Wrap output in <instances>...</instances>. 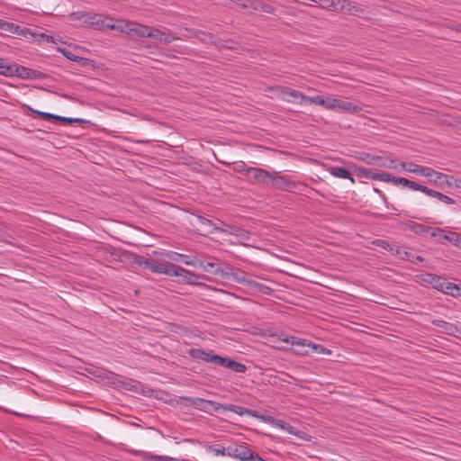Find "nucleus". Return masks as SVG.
I'll return each instance as SVG.
<instances>
[{
    "instance_id": "1",
    "label": "nucleus",
    "mask_w": 461,
    "mask_h": 461,
    "mask_svg": "<svg viewBox=\"0 0 461 461\" xmlns=\"http://www.w3.org/2000/svg\"><path fill=\"white\" fill-rule=\"evenodd\" d=\"M299 184V182L292 180L287 175H283L279 171H272L267 185L281 191L292 192Z\"/></svg>"
},
{
    "instance_id": "2",
    "label": "nucleus",
    "mask_w": 461,
    "mask_h": 461,
    "mask_svg": "<svg viewBox=\"0 0 461 461\" xmlns=\"http://www.w3.org/2000/svg\"><path fill=\"white\" fill-rule=\"evenodd\" d=\"M101 14H91L83 11H77L69 14L68 17L71 21L78 22V26L81 27H91L95 29L96 26L102 25L99 23Z\"/></svg>"
},
{
    "instance_id": "3",
    "label": "nucleus",
    "mask_w": 461,
    "mask_h": 461,
    "mask_svg": "<svg viewBox=\"0 0 461 461\" xmlns=\"http://www.w3.org/2000/svg\"><path fill=\"white\" fill-rule=\"evenodd\" d=\"M328 110L339 111L348 113H357L362 111V107L345 99H336L330 97Z\"/></svg>"
},
{
    "instance_id": "4",
    "label": "nucleus",
    "mask_w": 461,
    "mask_h": 461,
    "mask_svg": "<svg viewBox=\"0 0 461 461\" xmlns=\"http://www.w3.org/2000/svg\"><path fill=\"white\" fill-rule=\"evenodd\" d=\"M247 415L259 419L260 420H262L266 423H268L270 425H273L280 429L286 430L290 434H294V435L295 434V431H294L295 429L294 427H292V426L286 424L285 421L276 419L272 416L262 415V414H259L257 411H253L250 409H249V413H247Z\"/></svg>"
},
{
    "instance_id": "5",
    "label": "nucleus",
    "mask_w": 461,
    "mask_h": 461,
    "mask_svg": "<svg viewBox=\"0 0 461 461\" xmlns=\"http://www.w3.org/2000/svg\"><path fill=\"white\" fill-rule=\"evenodd\" d=\"M276 91L277 98L288 103H294L300 100L301 104L303 101L306 100V95L303 93L289 87L276 86Z\"/></svg>"
},
{
    "instance_id": "6",
    "label": "nucleus",
    "mask_w": 461,
    "mask_h": 461,
    "mask_svg": "<svg viewBox=\"0 0 461 461\" xmlns=\"http://www.w3.org/2000/svg\"><path fill=\"white\" fill-rule=\"evenodd\" d=\"M183 400H185L188 405L203 411H209L211 409L220 411L222 407L221 403L198 397H185Z\"/></svg>"
},
{
    "instance_id": "7",
    "label": "nucleus",
    "mask_w": 461,
    "mask_h": 461,
    "mask_svg": "<svg viewBox=\"0 0 461 461\" xmlns=\"http://www.w3.org/2000/svg\"><path fill=\"white\" fill-rule=\"evenodd\" d=\"M171 276H176L180 277L181 280L188 285H200L201 283L199 282V276L191 272L190 270H187L180 266L174 265V268L172 269Z\"/></svg>"
},
{
    "instance_id": "8",
    "label": "nucleus",
    "mask_w": 461,
    "mask_h": 461,
    "mask_svg": "<svg viewBox=\"0 0 461 461\" xmlns=\"http://www.w3.org/2000/svg\"><path fill=\"white\" fill-rule=\"evenodd\" d=\"M432 286L447 294L458 296L461 294V289L455 284L447 281L445 278L438 276Z\"/></svg>"
},
{
    "instance_id": "9",
    "label": "nucleus",
    "mask_w": 461,
    "mask_h": 461,
    "mask_svg": "<svg viewBox=\"0 0 461 461\" xmlns=\"http://www.w3.org/2000/svg\"><path fill=\"white\" fill-rule=\"evenodd\" d=\"M227 456L240 461H249L252 457V450L245 445L229 447L227 448Z\"/></svg>"
},
{
    "instance_id": "10",
    "label": "nucleus",
    "mask_w": 461,
    "mask_h": 461,
    "mask_svg": "<svg viewBox=\"0 0 461 461\" xmlns=\"http://www.w3.org/2000/svg\"><path fill=\"white\" fill-rule=\"evenodd\" d=\"M143 264L145 267L149 269L151 272L164 274L168 276H171L172 269L174 268V264L158 263L153 259H146Z\"/></svg>"
},
{
    "instance_id": "11",
    "label": "nucleus",
    "mask_w": 461,
    "mask_h": 461,
    "mask_svg": "<svg viewBox=\"0 0 461 461\" xmlns=\"http://www.w3.org/2000/svg\"><path fill=\"white\" fill-rule=\"evenodd\" d=\"M121 32L125 33L133 32L140 37L149 38L151 28L146 25L127 22L124 23V26L122 27Z\"/></svg>"
},
{
    "instance_id": "12",
    "label": "nucleus",
    "mask_w": 461,
    "mask_h": 461,
    "mask_svg": "<svg viewBox=\"0 0 461 461\" xmlns=\"http://www.w3.org/2000/svg\"><path fill=\"white\" fill-rule=\"evenodd\" d=\"M247 176L250 178L251 181L267 185L270 171L260 167H249L247 169Z\"/></svg>"
},
{
    "instance_id": "13",
    "label": "nucleus",
    "mask_w": 461,
    "mask_h": 461,
    "mask_svg": "<svg viewBox=\"0 0 461 461\" xmlns=\"http://www.w3.org/2000/svg\"><path fill=\"white\" fill-rule=\"evenodd\" d=\"M37 74L38 72L33 69L20 66L16 63H12L11 77H18L22 79H32L37 77Z\"/></svg>"
},
{
    "instance_id": "14",
    "label": "nucleus",
    "mask_w": 461,
    "mask_h": 461,
    "mask_svg": "<svg viewBox=\"0 0 461 461\" xmlns=\"http://www.w3.org/2000/svg\"><path fill=\"white\" fill-rule=\"evenodd\" d=\"M393 255L403 260H408L411 263L423 261L422 257L415 255L412 251L408 250L405 247L394 246Z\"/></svg>"
},
{
    "instance_id": "15",
    "label": "nucleus",
    "mask_w": 461,
    "mask_h": 461,
    "mask_svg": "<svg viewBox=\"0 0 461 461\" xmlns=\"http://www.w3.org/2000/svg\"><path fill=\"white\" fill-rule=\"evenodd\" d=\"M396 159L391 158L388 157H381L376 156L374 158H370V160H366V163L369 165H375L380 167L390 168V169H398Z\"/></svg>"
},
{
    "instance_id": "16",
    "label": "nucleus",
    "mask_w": 461,
    "mask_h": 461,
    "mask_svg": "<svg viewBox=\"0 0 461 461\" xmlns=\"http://www.w3.org/2000/svg\"><path fill=\"white\" fill-rule=\"evenodd\" d=\"M149 38L164 43H170L173 41L178 39L176 36L172 35L167 31H161L158 29H151Z\"/></svg>"
},
{
    "instance_id": "17",
    "label": "nucleus",
    "mask_w": 461,
    "mask_h": 461,
    "mask_svg": "<svg viewBox=\"0 0 461 461\" xmlns=\"http://www.w3.org/2000/svg\"><path fill=\"white\" fill-rule=\"evenodd\" d=\"M326 170L335 177L349 179L352 183H355V180L351 176L350 172L344 167L330 166L326 168Z\"/></svg>"
},
{
    "instance_id": "18",
    "label": "nucleus",
    "mask_w": 461,
    "mask_h": 461,
    "mask_svg": "<svg viewBox=\"0 0 461 461\" xmlns=\"http://www.w3.org/2000/svg\"><path fill=\"white\" fill-rule=\"evenodd\" d=\"M432 324L440 328L445 333L455 336L459 332V329L456 325L445 321L443 320H433Z\"/></svg>"
},
{
    "instance_id": "19",
    "label": "nucleus",
    "mask_w": 461,
    "mask_h": 461,
    "mask_svg": "<svg viewBox=\"0 0 461 461\" xmlns=\"http://www.w3.org/2000/svg\"><path fill=\"white\" fill-rule=\"evenodd\" d=\"M408 172L420 175L422 176H429L435 174L434 169H432L431 167H423L412 162H410Z\"/></svg>"
},
{
    "instance_id": "20",
    "label": "nucleus",
    "mask_w": 461,
    "mask_h": 461,
    "mask_svg": "<svg viewBox=\"0 0 461 461\" xmlns=\"http://www.w3.org/2000/svg\"><path fill=\"white\" fill-rule=\"evenodd\" d=\"M190 355L196 359L202 360L206 363H212L213 353L212 351H204L203 349L192 348Z\"/></svg>"
},
{
    "instance_id": "21",
    "label": "nucleus",
    "mask_w": 461,
    "mask_h": 461,
    "mask_svg": "<svg viewBox=\"0 0 461 461\" xmlns=\"http://www.w3.org/2000/svg\"><path fill=\"white\" fill-rule=\"evenodd\" d=\"M321 7L324 9L333 8L335 11H344L346 0H321Z\"/></svg>"
},
{
    "instance_id": "22",
    "label": "nucleus",
    "mask_w": 461,
    "mask_h": 461,
    "mask_svg": "<svg viewBox=\"0 0 461 461\" xmlns=\"http://www.w3.org/2000/svg\"><path fill=\"white\" fill-rule=\"evenodd\" d=\"M425 194L434 197V198H437L438 200H439L447 204H454L455 203V200L453 198H451L438 191L430 189L429 187H427V189L425 191Z\"/></svg>"
},
{
    "instance_id": "23",
    "label": "nucleus",
    "mask_w": 461,
    "mask_h": 461,
    "mask_svg": "<svg viewBox=\"0 0 461 461\" xmlns=\"http://www.w3.org/2000/svg\"><path fill=\"white\" fill-rule=\"evenodd\" d=\"M249 288H251L253 291L261 293L264 294H270L272 293V289L263 284H260L253 279H249L248 283L246 285Z\"/></svg>"
},
{
    "instance_id": "24",
    "label": "nucleus",
    "mask_w": 461,
    "mask_h": 461,
    "mask_svg": "<svg viewBox=\"0 0 461 461\" xmlns=\"http://www.w3.org/2000/svg\"><path fill=\"white\" fill-rule=\"evenodd\" d=\"M439 234L440 240H448L449 242L453 243L456 247L461 249V237L457 233L452 231H439Z\"/></svg>"
},
{
    "instance_id": "25",
    "label": "nucleus",
    "mask_w": 461,
    "mask_h": 461,
    "mask_svg": "<svg viewBox=\"0 0 461 461\" xmlns=\"http://www.w3.org/2000/svg\"><path fill=\"white\" fill-rule=\"evenodd\" d=\"M434 173L432 176H426L430 184L443 186L445 185V181L449 178V176L443 174L441 172H438L434 170Z\"/></svg>"
},
{
    "instance_id": "26",
    "label": "nucleus",
    "mask_w": 461,
    "mask_h": 461,
    "mask_svg": "<svg viewBox=\"0 0 461 461\" xmlns=\"http://www.w3.org/2000/svg\"><path fill=\"white\" fill-rule=\"evenodd\" d=\"M224 367H227L236 373H244L246 371V366L242 363L236 362L229 357L225 358Z\"/></svg>"
},
{
    "instance_id": "27",
    "label": "nucleus",
    "mask_w": 461,
    "mask_h": 461,
    "mask_svg": "<svg viewBox=\"0 0 461 461\" xmlns=\"http://www.w3.org/2000/svg\"><path fill=\"white\" fill-rule=\"evenodd\" d=\"M166 256L173 261H177V260L181 259L184 262V264H185L187 266H194L195 265V262L194 260L189 259L188 257L184 254L171 251V252L167 253Z\"/></svg>"
},
{
    "instance_id": "28",
    "label": "nucleus",
    "mask_w": 461,
    "mask_h": 461,
    "mask_svg": "<svg viewBox=\"0 0 461 461\" xmlns=\"http://www.w3.org/2000/svg\"><path fill=\"white\" fill-rule=\"evenodd\" d=\"M345 5H346L345 10H347L348 14H350V15L361 17L365 14V10L356 4H351L348 1H346Z\"/></svg>"
},
{
    "instance_id": "29",
    "label": "nucleus",
    "mask_w": 461,
    "mask_h": 461,
    "mask_svg": "<svg viewBox=\"0 0 461 461\" xmlns=\"http://www.w3.org/2000/svg\"><path fill=\"white\" fill-rule=\"evenodd\" d=\"M221 410L232 411L240 416L247 415V413H249V409L233 404H222Z\"/></svg>"
},
{
    "instance_id": "30",
    "label": "nucleus",
    "mask_w": 461,
    "mask_h": 461,
    "mask_svg": "<svg viewBox=\"0 0 461 461\" xmlns=\"http://www.w3.org/2000/svg\"><path fill=\"white\" fill-rule=\"evenodd\" d=\"M57 50L59 52H60L64 57H66L68 60L75 61V62H81V61L86 60L85 58L77 56L71 50H69L66 48L58 47Z\"/></svg>"
},
{
    "instance_id": "31",
    "label": "nucleus",
    "mask_w": 461,
    "mask_h": 461,
    "mask_svg": "<svg viewBox=\"0 0 461 461\" xmlns=\"http://www.w3.org/2000/svg\"><path fill=\"white\" fill-rule=\"evenodd\" d=\"M305 101L309 102L311 104H315L321 105V106L324 107L325 109H328L330 97L323 98L322 96H320V95H315V96H307L306 95Z\"/></svg>"
},
{
    "instance_id": "32",
    "label": "nucleus",
    "mask_w": 461,
    "mask_h": 461,
    "mask_svg": "<svg viewBox=\"0 0 461 461\" xmlns=\"http://www.w3.org/2000/svg\"><path fill=\"white\" fill-rule=\"evenodd\" d=\"M231 276L234 281L244 285H247L248 280L249 279L248 274L240 269L233 271Z\"/></svg>"
},
{
    "instance_id": "33",
    "label": "nucleus",
    "mask_w": 461,
    "mask_h": 461,
    "mask_svg": "<svg viewBox=\"0 0 461 461\" xmlns=\"http://www.w3.org/2000/svg\"><path fill=\"white\" fill-rule=\"evenodd\" d=\"M307 343L309 345L307 346H296V348H291V350L296 354V355H300V356H308L311 354V348H312V341L310 340H307Z\"/></svg>"
},
{
    "instance_id": "34",
    "label": "nucleus",
    "mask_w": 461,
    "mask_h": 461,
    "mask_svg": "<svg viewBox=\"0 0 461 461\" xmlns=\"http://www.w3.org/2000/svg\"><path fill=\"white\" fill-rule=\"evenodd\" d=\"M282 341H284L285 343H290L294 348H296V346H307V345H309L307 343V339H299V338H296V337H285V338L282 339Z\"/></svg>"
},
{
    "instance_id": "35",
    "label": "nucleus",
    "mask_w": 461,
    "mask_h": 461,
    "mask_svg": "<svg viewBox=\"0 0 461 461\" xmlns=\"http://www.w3.org/2000/svg\"><path fill=\"white\" fill-rule=\"evenodd\" d=\"M205 448L215 456H227V449L221 445H209Z\"/></svg>"
},
{
    "instance_id": "36",
    "label": "nucleus",
    "mask_w": 461,
    "mask_h": 461,
    "mask_svg": "<svg viewBox=\"0 0 461 461\" xmlns=\"http://www.w3.org/2000/svg\"><path fill=\"white\" fill-rule=\"evenodd\" d=\"M11 67L12 63L0 58V75L11 77Z\"/></svg>"
},
{
    "instance_id": "37",
    "label": "nucleus",
    "mask_w": 461,
    "mask_h": 461,
    "mask_svg": "<svg viewBox=\"0 0 461 461\" xmlns=\"http://www.w3.org/2000/svg\"><path fill=\"white\" fill-rule=\"evenodd\" d=\"M313 353L314 354L330 355L331 354V350L329 349V348H324L321 344L312 343L311 354H313Z\"/></svg>"
},
{
    "instance_id": "38",
    "label": "nucleus",
    "mask_w": 461,
    "mask_h": 461,
    "mask_svg": "<svg viewBox=\"0 0 461 461\" xmlns=\"http://www.w3.org/2000/svg\"><path fill=\"white\" fill-rule=\"evenodd\" d=\"M357 173H358V175L360 176L366 177V178H369V179L376 180L377 172H374L370 168L358 167L357 168Z\"/></svg>"
},
{
    "instance_id": "39",
    "label": "nucleus",
    "mask_w": 461,
    "mask_h": 461,
    "mask_svg": "<svg viewBox=\"0 0 461 461\" xmlns=\"http://www.w3.org/2000/svg\"><path fill=\"white\" fill-rule=\"evenodd\" d=\"M234 230V225H229V224H225V223H222V227H219V226H213V230L214 231H219L222 234H226V235H232V231Z\"/></svg>"
},
{
    "instance_id": "40",
    "label": "nucleus",
    "mask_w": 461,
    "mask_h": 461,
    "mask_svg": "<svg viewBox=\"0 0 461 461\" xmlns=\"http://www.w3.org/2000/svg\"><path fill=\"white\" fill-rule=\"evenodd\" d=\"M4 32H10V33H17L19 31V25L5 21L3 30Z\"/></svg>"
},
{
    "instance_id": "41",
    "label": "nucleus",
    "mask_w": 461,
    "mask_h": 461,
    "mask_svg": "<svg viewBox=\"0 0 461 461\" xmlns=\"http://www.w3.org/2000/svg\"><path fill=\"white\" fill-rule=\"evenodd\" d=\"M405 187H408V188H410V189H411L413 191H420V192L424 193V194H425V191L427 189V186L422 185L420 184H418V183H416L414 181H411V180H409V179H408V183H407Z\"/></svg>"
},
{
    "instance_id": "42",
    "label": "nucleus",
    "mask_w": 461,
    "mask_h": 461,
    "mask_svg": "<svg viewBox=\"0 0 461 461\" xmlns=\"http://www.w3.org/2000/svg\"><path fill=\"white\" fill-rule=\"evenodd\" d=\"M99 23H101L102 25L100 24V25L96 26L95 30H104V29L114 30V29H118V25L111 23H106V20L103 19L102 15L100 16Z\"/></svg>"
},
{
    "instance_id": "43",
    "label": "nucleus",
    "mask_w": 461,
    "mask_h": 461,
    "mask_svg": "<svg viewBox=\"0 0 461 461\" xmlns=\"http://www.w3.org/2000/svg\"><path fill=\"white\" fill-rule=\"evenodd\" d=\"M373 244L378 246V247H381L386 250H389L391 251L392 253L393 252V249H394V245H391L389 244L386 240H375V241H373Z\"/></svg>"
},
{
    "instance_id": "44",
    "label": "nucleus",
    "mask_w": 461,
    "mask_h": 461,
    "mask_svg": "<svg viewBox=\"0 0 461 461\" xmlns=\"http://www.w3.org/2000/svg\"><path fill=\"white\" fill-rule=\"evenodd\" d=\"M197 221L200 225L202 226H206V227H212V230H209L208 232L209 233H212L213 232V226H215L212 221L203 216H197Z\"/></svg>"
},
{
    "instance_id": "45",
    "label": "nucleus",
    "mask_w": 461,
    "mask_h": 461,
    "mask_svg": "<svg viewBox=\"0 0 461 461\" xmlns=\"http://www.w3.org/2000/svg\"><path fill=\"white\" fill-rule=\"evenodd\" d=\"M30 110L33 113L37 114L38 116H40L41 118H42L44 120H50V119L56 120V118H59V115H55V114H52L50 113L40 112V111L33 110V109H30Z\"/></svg>"
},
{
    "instance_id": "46",
    "label": "nucleus",
    "mask_w": 461,
    "mask_h": 461,
    "mask_svg": "<svg viewBox=\"0 0 461 461\" xmlns=\"http://www.w3.org/2000/svg\"><path fill=\"white\" fill-rule=\"evenodd\" d=\"M445 185L447 186H455L457 189H461V178H453L452 176H449L445 181Z\"/></svg>"
},
{
    "instance_id": "47",
    "label": "nucleus",
    "mask_w": 461,
    "mask_h": 461,
    "mask_svg": "<svg viewBox=\"0 0 461 461\" xmlns=\"http://www.w3.org/2000/svg\"><path fill=\"white\" fill-rule=\"evenodd\" d=\"M393 176H391L390 174L386 172H377L376 175V180L382 181V182H391L393 183Z\"/></svg>"
},
{
    "instance_id": "48",
    "label": "nucleus",
    "mask_w": 461,
    "mask_h": 461,
    "mask_svg": "<svg viewBox=\"0 0 461 461\" xmlns=\"http://www.w3.org/2000/svg\"><path fill=\"white\" fill-rule=\"evenodd\" d=\"M235 239L238 242L244 244L245 241H248L249 240V231L243 230L240 234H238V237Z\"/></svg>"
},
{
    "instance_id": "49",
    "label": "nucleus",
    "mask_w": 461,
    "mask_h": 461,
    "mask_svg": "<svg viewBox=\"0 0 461 461\" xmlns=\"http://www.w3.org/2000/svg\"><path fill=\"white\" fill-rule=\"evenodd\" d=\"M430 230V227L429 226H426V225H423V224H415L413 226V230L416 232V233H425V232H429Z\"/></svg>"
},
{
    "instance_id": "50",
    "label": "nucleus",
    "mask_w": 461,
    "mask_h": 461,
    "mask_svg": "<svg viewBox=\"0 0 461 461\" xmlns=\"http://www.w3.org/2000/svg\"><path fill=\"white\" fill-rule=\"evenodd\" d=\"M225 358L226 357H224L214 354L212 357V363H214V364H217L218 366H223Z\"/></svg>"
},
{
    "instance_id": "51",
    "label": "nucleus",
    "mask_w": 461,
    "mask_h": 461,
    "mask_svg": "<svg viewBox=\"0 0 461 461\" xmlns=\"http://www.w3.org/2000/svg\"><path fill=\"white\" fill-rule=\"evenodd\" d=\"M407 183V178L393 176V184H394L395 185H402L403 186H406Z\"/></svg>"
},
{
    "instance_id": "52",
    "label": "nucleus",
    "mask_w": 461,
    "mask_h": 461,
    "mask_svg": "<svg viewBox=\"0 0 461 461\" xmlns=\"http://www.w3.org/2000/svg\"><path fill=\"white\" fill-rule=\"evenodd\" d=\"M438 276L433 274H425L423 277V281L430 284L431 285L434 284V281L436 280Z\"/></svg>"
},
{
    "instance_id": "53",
    "label": "nucleus",
    "mask_w": 461,
    "mask_h": 461,
    "mask_svg": "<svg viewBox=\"0 0 461 461\" xmlns=\"http://www.w3.org/2000/svg\"><path fill=\"white\" fill-rule=\"evenodd\" d=\"M56 120L64 122H68V123H71L74 122H81V120H79V119H73V118L62 117V116H59V118H56Z\"/></svg>"
},
{
    "instance_id": "54",
    "label": "nucleus",
    "mask_w": 461,
    "mask_h": 461,
    "mask_svg": "<svg viewBox=\"0 0 461 461\" xmlns=\"http://www.w3.org/2000/svg\"><path fill=\"white\" fill-rule=\"evenodd\" d=\"M439 231H445V230H442V229H433V228H430V230H429V231L428 233H429L431 237H437V238H438L440 240Z\"/></svg>"
},
{
    "instance_id": "55",
    "label": "nucleus",
    "mask_w": 461,
    "mask_h": 461,
    "mask_svg": "<svg viewBox=\"0 0 461 461\" xmlns=\"http://www.w3.org/2000/svg\"><path fill=\"white\" fill-rule=\"evenodd\" d=\"M400 167V169L401 170H405V171H409V166H410V163H407V162H401L399 163L398 165Z\"/></svg>"
},
{
    "instance_id": "56",
    "label": "nucleus",
    "mask_w": 461,
    "mask_h": 461,
    "mask_svg": "<svg viewBox=\"0 0 461 461\" xmlns=\"http://www.w3.org/2000/svg\"><path fill=\"white\" fill-rule=\"evenodd\" d=\"M233 230L234 231H232V235L231 236H233L234 238H237L238 234H240L243 230V229H241V228H240L238 226H234V230Z\"/></svg>"
},
{
    "instance_id": "57",
    "label": "nucleus",
    "mask_w": 461,
    "mask_h": 461,
    "mask_svg": "<svg viewBox=\"0 0 461 461\" xmlns=\"http://www.w3.org/2000/svg\"><path fill=\"white\" fill-rule=\"evenodd\" d=\"M374 191H375V193H377V194L380 195V197H381L384 202H386L387 198H386L385 194H384L381 190H379L378 188H374Z\"/></svg>"
},
{
    "instance_id": "58",
    "label": "nucleus",
    "mask_w": 461,
    "mask_h": 461,
    "mask_svg": "<svg viewBox=\"0 0 461 461\" xmlns=\"http://www.w3.org/2000/svg\"><path fill=\"white\" fill-rule=\"evenodd\" d=\"M374 157L375 156H371L369 154H365V156L362 157L361 159L366 163V160H370V158H374Z\"/></svg>"
},
{
    "instance_id": "59",
    "label": "nucleus",
    "mask_w": 461,
    "mask_h": 461,
    "mask_svg": "<svg viewBox=\"0 0 461 461\" xmlns=\"http://www.w3.org/2000/svg\"><path fill=\"white\" fill-rule=\"evenodd\" d=\"M272 7L269 6V5H267L266 7H264V11L267 12V13H271L272 12Z\"/></svg>"
},
{
    "instance_id": "60",
    "label": "nucleus",
    "mask_w": 461,
    "mask_h": 461,
    "mask_svg": "<svg viewBox=\"0 0 461 461\" xmlns=\"http://www.w3.org/2000/svg\"><path fill=\"white\" fill-rule=\"evenodd\" d=\"M207 267H214V263H212V262H208L206 266L203 267V269H207Z\"/></svg>"
},
{
    "instance_id": "61",
    "label": "nucleus",
    "mask_w": 461,
    "mask_h": 461,
    "mask_svg": "<svg viewBox=\"0 0 461 461\" xmlns=\"http://www.w3.org/2000/svg\"><path fill=\"white\" fill-rule=\"evenodd\" d=\"M5 20L0 19V30H3Z\"/></svg>"
},
{
    "instance_id": "62",
    "label": "nucleus",
    "mask_w": 461,
    "mask_h": 461,
    "mask_svg": "<svg viewBox=\"0 0 461 461\" xmlns=\"http://www.w3.org/2000/svg\"><path fill=\"white\" fill-rule=\"evenodd\" d=\"M123 26H124V25H118V29H116V30L121 32V29H122V27H123Z\"/></svg>"
}]
</instances>
